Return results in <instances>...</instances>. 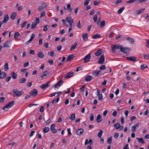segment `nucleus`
<instances>
[{"label":"nucleus","instance_id":"24","mask_svg":"<svg viewBox=\"0 0 149 149\" xmlns=\"http://www.w3.org/2000/svg\"><path fill=\"white\" fill-rule=\"evenodd\" d=\"M35 35H34V33H33L31 35V38L30 39H29V40L26 43V44L27 45H28L29 44V43L30 42H31L32 40H33V39L35 37Z\"/></svg>","mask_w":149,"mask_h":149},{"label":"nucleus","instance_id":"18","mask_svg":"<svg viewBox=\"0 0 149 149\" xmlns=\"http://www.w3.org/2000/svg\"><path fill=\"white\" fill-rule=\"evenodd\" d=\"M145 10V8H142L141 9L139 10H136V12L134 13V14L135 15H138L140 14H141V13H142L144 10Z\"/></svg>","mask_w":149,"mask_h":149},{"label":"nucleus","instance_id":"14","mask_svg":"<svg viewBox=\"0 0 149 149\" xmlns=\"http://www.w3.org/2000/svg\"><path fill=\"white\" fill-rule=\"evenodd\" d=\"M140 125L139 123L138 122L136 123L135 125L132 126L131 130L133 132H134L136 131V129Z\"/></svg>","mask_w":149,"mask_h":149},{"label":"nucleus","instance_id":"60","mask_svg":"<svg viewBox=\"0 0 149 149\" xmlns=\"http://www.w3.org/2000/svg\"><path fill=\"white\" fill-rule=\"evenodd\" d=\"M82 69V67L81 66H79L76 69V72H78L79 70H81Z\"/></svg>","mask_w":149,"mask_h":149},{"label":"nucleus","instance_id":"56","mask_svg":"<svg viewBox=\"0 0 149 149\" xmlns=\"http://www.w3.org/2000/svg\"><path fill=\"white\" fill-rule=\"evenodd\" d=\"M98 98L100 100H102V94H100L98 95Z\"/></svg>","mask_w":149,"mask_h":149},{"label":"nucleus","instance_id":"23","mask_svg":"<svg viewBox=\"0 0 149 149\" xmlns=\"http://www.w3.org/2000/svg\"><path fill=\"white\" fill-rule=\"evenodd\" d=\"M9 17L8 15H6L3 18L2 22L3 23L6 22L9 20Z\"/></svg>","mask_w":149,"mask_h":149},{"label":"nucleus","instance_id":"8","mask_svg":"<svg viewBox=\"0 0 149 149\" xmlns=\"http://www.w3.org/2000/svg\"><path fill=\"white\" fill-rule=\"evenodd\" d=\"M104 62V55H102L100 57L99 60L98 61V63L99 64H103Z\"/></svg>","mask_w":149,"mask_h":149},{"label":"nucleus","instance_id":"64","mask_svg":"<svg viewBox=\"0 0 149 149\" xmlns=\"http://www.w3.org/2000/svg\"><path fill=\"white\" fill-rule=\"evenodd\" d=\"M36 22H35L37 24H38L39 23V19L38 17H36L35 19Z\"/></svg>","mask_w":149,"mask_h":149},{"label":"nucleus","instance_id":"4","mask_svg":"<svg viewBox=\"0 0 149 149\" xmlns=\"http://www.w3.org/2000/svg\"><path fill=\"white\" fill-rule=\"evenodd\" d=\"M131 49L128 47H123L122 46L121 49V51L124 54H127L129 53Z\"/></svg>","mask_w":149,"mask_h":149},{"label":"nucleus","instance_id":"47","mask_svg":"<svg viewBox=\"0 0 149 149\" xmlns=\"http://www.w3.org/2000/svg\"><path fill=\"white\" fill-rule=\"evenodd\" d=\"M19 36V33L18 32H16L14 34V38L16 39Z\"/></svg>","mask_w":149,"mask_h":149},{"label":"nucleus","instance_id":"5","mask_svg":"<svg viewBox=\"0 0 149 149\" xmlns=\"http://www.w3.org/2000/svg\"><path fill=\"white\" fill-rule=\"evenodd\" d=\"M148 0H129L126 2L127 3H132L134 2L137 1V3H141L146 2Z\"/></svg>","mask_w":149,"mask_h":149},{"label":"nucleus","instance_id":"45","mask_svg":"<svg viewBox=\"0 0 149 149\" xmlns=\"http://www.w3.org/2000/svg\"><path fill=\"white\" fill-rule=\"evenodd\" d=\"M147 68V66L145 64H143L141 66V68L142 70H143Z\"/></svg>","mask_w":149,"mask_h":149},{"label":"nucleus","instance_id":"16","mask_svg":"<svg viewBox=\"0 0 149 149\" xmlns=\"http://www.w3.org/2000/svg\"><path fill=\"white\" fill-rule=\"evenodd\" d=\"M73 54L69 55L67 57L66 60V62H68L72 60L74 58Z\"/></svg>","mask_w":149,"mask_h":149},{"label":"nucleus","instance_id":"10","mask_svg":"<svg viewBox=\"0 0 149 149\" xmlns=\"http://www.w3.org/2000/svg\"><path fill=\"white\" fill-rule=\"evenodd\" d=\"M55 127V124H53L51 125L50 127V130L52 132L53 134H55L57 132V130L56 129L54 128Z\"/></svg>","mask_w":149,"mask_h":149},{"label":"nucleus","instance_id":"44","mask_svg":"<svg viewBox=\"0 0 149 149\" xmlns=\"http://www.w3.org/2000/svg\"><path fill=\"white\" fill-rule=\"evenodd\" d=\"M47 71H45L44 72L43 74L41 75L40 76L41 78L42 79L43 78V77L46 76L47 74Z\"/></svg>","mask_w":149,"mask_h":149},{"label":"nucleus","instance_id":"21","mask_svg":"<svg viewBox=\"0 0 149 149\" xmlns=\"http://www.w3.org/2000/svg\"><path fill=\"white\" fill-rule=\"evenodd\" d=\"M125 39L128 40L131 44H132L134 43V40L132 38L129 37H127L125 38Z\"/></svg>","mask_w":149,"mask_h":149},{"label":"nucleus","instance_id":"43","mask_svg":"<svg viewBox=\"0 0 149 149\" xmlns=\"http://www.w3.org/2000/svg\"><path fill=\"white\" fill-rule=\"evenodd\" d=\"M114 127H115V129L116 130L119 129L120 124L119 123H116L114 125Z\"/></svg>","mask_w":149,"mask_h":149},{"label":"nucleus","instance_id":"58","mask_svg":"<svg viewBox=\"0 0 149 149\" xmlns=\"http://www.w3.org/2000/svg\"><path fill=\"white\" fill-rule=\"evenodd\" d=\"M90 0H86L84 2V5L86 6L88 5Z\"/></svg>","mask_w":149,"mask_h":149},{"label":"nucleus","instance_id":"12","mask_svg":"<svg viewBox=\"0 0 149 149\" xmlns=\"http://www.w3.org/2000/svg\"><path fill=\"white\" fill-rule=\"evenodd\" d=\"M38 94V91L37 90L35 89H33L30 93V95L33 96H36Z\"/></svg>","mask_w":149,"mask_h":149},{"label":"nucleus","instance_id":"41","mask_svg":"<svg viewBox=\"0 0 149 149\" xmlns=\"http://www.w3.org/2000/svg\"><path fill=\"white\" fill-rule=\"evenodd\" d=\"M101 37V36L100 34H96L94 35L93 36V38L94 39H97L100 38Z\"/></svg>","mask_w":149,"mask_h":149},{"label":"nucleus","instance_id":"28","mask_svg":"<svg viewBox=\"0 0 149 149\" xmlns=\"http://www.w3.org/2000/svg\"><path fill=\"white\" fill-rule=\"evenodd\" d=\"M37 56L40 58H43L44 56V55L43 52H40L38 53Z\"/></svg>","mask_w":149,"mask_h":149},{"label":"nucleus","instance_id":"57","mask_svg":"<svg viewBox=\"0 0 149 149\" xmlns=\"http://www.w3.org/2000/svg\"><path fill=\"white\" fill-rule=\"evenodd\" d=\"M97 16L96 15H95L93 16V19L94 22H96L97 19Z\"/></svg>","mask_w":149,"mask_h":149},{"label":"nucleus","instance_id":"20","mask_svg":"<svg viewBox=\"0 0 149 149\" xmlns=\"http://www.w3.org/2000/svg\"><path fill=\"white\" fill-rule=\"evenodd\" d=\"M103 50L102 49H99L97 50L95 53V55L96 56H99L101 55L102 52Z\"/></svg>","mask_w":149,"mask_h":149},{"label":"nucleus","instance_id":"9","mask_svg":"<svg viewBox=\"0 0 149 149\" xmlns=\"http://www.w3.org/2000/svg\"><path fill=\"white\" fill-rule=\"evenodd\" d=\"M63 83V81L62 79H61L54 86V87L55 88H58Z\"/></svg>","mask_w":149,"mask_h":149},{"label":"nucleus","instance_id":"19","mask_svg":"<svg viewBox=\"0 0 149 149\" xmlns=\"http://www.w3.org/2000/svg\"><path fill=\"white\" fill-rule=\"evenodd\" d=\"M49 82H47L44 84L40 86V87L42 89H44L46 88L49 86Z\"/></svg>","mask_w":149,"mask_h":149},{"label":"nucleus","instance_id":"11","mask_svg":"<svg viewBox=\"0 0 149 149\" xmlns=\"http://www.w3.org/2000/svg\"><path fill=\"white\" fill-rule=\"evenodd\" d=\"M11 40H8L5 42L3 44V47H10V45L11 43Z\"/></svg>","mask_w":149,"mask_h":149},{"label":"nucleus","instance_id":"25","mask_svg":"<svg viewBox=\"0 0 149 149\" xmlns=\"http://www.w3.org/2000/svg\"><path fill=\"white\" fill-rule=\"evenodd\" d=\"M102 120V116L98 114L96 118V121L97 123H100Z\"/></svg>","mask_w":149,"mask_h":149},{"label":"nucleus","instance_id":"32","mask_svg":"<svg viewBox=\"0 0 149 149\" xmlns=\"http://www.w3.org/2000/svg\"><path fill=\"white\" fill-rule=\"evenodd\" d=\"M17 15V14L15 12H13L10 16V18L12 19H14Z\"/></svg>","mask_w":149,"mask_h":149},{"label":"nucleus","instance_id":"63","mask_svg":"<svg viewBox=\"0 0 149 149\" xmlns=\"http://www.w3.org/2000/svg\"><path fill=\"white\" fill-rule=\"evenodd\" d=\"M44 107L43 106H41L40 109V111L41 112H42L44 110Z\"/></svg>","mask_w":149,"mask_h":149},{"label":"nucleus","instance_id":"52","mask_svg":"<svg viewBox=\"0 0 149 149\" xmlns=\"http://www.w3.org/2000/svg\"><path fill=\"white\" fill-rule=\"evenodd\" d=\"M119 136V134L118 133L116 132L114 134V137L115 139H117Z\"/></svg>","mask_w":149,"mask_h":149},{"label":"nucleus","instance_id":"53","mask_svg":"<svg viewBox=\"0 0 149 149\" xmlns=\"http://www.w3.org/2000/svg\"><path fill=\"white\" fill-rule=\"evenodd\" d=\"M62 23L64 25L66 26H68V24L66 23V22L64 19H63L62 20Z\"/></svg>","mask_w":149,"mask_h":149},{"label":"nucleus","instance_id":"33","mask_svg":"<svg viewBox=\"0 0 149 149\" xmlns=\"http://www.w3.org/2000/svg\"><path fill=\"white\" fill-rule=\"evenodd\" d=\"M100 72H101L100 70H98L95 71L93 72V75L94 76H97L98 75V74H99V73Z\"/></svg>","mask_w":149,"mask_h":149},{"label":"nucleus","instance_id":"36","mask_svg":"<svg viewBox=\"0 0 149 149\" xmlns=\"http://www.w3.org/2000/svg\"><path fill=\"white\" fill-rule=\"evenodd\" d=\"M105 24V22L104 20H103L101 21L100 22V26L101 28H102L104 27Z\"/></svg>","mask_w":149,"mask_h":149},{"label":"nucleus","instance_id":"50","mask_svg":"<svg viewBox=\"0 0 149 149\" xmlns=\"http://www.w3.org/2000/svg\"><path fill=\"white\" fill-rule=\"evenodd\" d=\"M143 56L145 59H148L149 58V54H143Z\"/></svg>","mask_w":149,"mask_h":149},{"label":"nucleus","instance_id":"29","mask_svg":"<svg viewBox=\"0 0 149 149\" xmlns=\"http://www.w3.org/2000/svg\"><path fill=\"white\" fill-rule=\"evenodd\" d=\"M77 44V42H75L72 45L71 47V48L70 49V51H72L73 49H75L76 47V46Z\"/></svg>","mask_w":149,"mask_h":149},{"label":"nucleus","instance_id":"54","mask_svg":"<svg viewBox=\"0 0 149 149\" xmlns=\"http://www.w3.org/2000/svg\"><path fill=\"white\" fill-rule=\"evenodd\" d=\"M94 118L93 115L92 114H91L90 116V120L91 121H93L94 120Z\"/></svg>","mask_w":149,"mask_h":149},{"label":"nucleus","instance_id":"46","mask_svg":"<svg viewBox=\"0 0 149 149\" xmlns=\"http://www.w3.org/2000/svg\"><path fill=\"white\" fill-rule=\"evenodd\" d=\"M37 24L36 23L33 22L32 24H31V29H33L35 27H36V25Z\"/></svg>","mask_w":149,"mask_h":149},{"label":"nucleus","instance_id":"13","mask_svg":"<svg viewBox=\"0 0 149 149\" xmlns=\"http://www.w3.org/2000/svg\"><path fill=\"white\" fill-rule=\"evenodd\" d=\"M47 6V5L45 3H43L40 5L38 9V10L40 11L45 9Z\"/></svg>","mask_w":149,"mask_h":149},{"label":"nucleus","instance_id":"38","mask_svg":"<svg viewBox=\"0 0 149 149\" xmlns=\"http://www.w3.org/2000/svg\"><path fill=\"white\" fill-rule=\"evenodd\" d=\"M49 130V127H46L44 128L43 130V132L44 133H47Z\"/></svg>","mask_w":149,"mask_h":149},{"label":"nucleus","instance_id":"37","mask_svg":"<svg viewBox=\"0 0 149 149\" xmlns=\"http://www.w3.org/2000/svg\"><path fill=\"white\" fill-rule=\"evenodd\" d=\"M112 137L110 136L107 139V142L108 144H110L112 142Z\"/></svg>","mask_w":149,"mask_h":149},{"label":"nucleus","instance_id":"49","mask_svg":"<svg viewBox=\"0 0 149 149\" xmlns=\"http://www.w3.org/2000/svg\"><path fill=\"white\" fill-rule=\"evenodd\" d=\"M49 25H46L44 26L43 28V30L44 31H46L47 30V29L49 28Z\"/></svg>","mask_w":149,"mask_h":149},{"label":"nucleus","instance_id":"1","mask_svg":"<svg viewBox=\"0 0 149 149\" xmlns=\"http://www.w3.org/2000/svg\"><path fill=\"white\" fill-rule=\"evenodd\" d=\"M13 93L14 96L16 97L20 96L24 93L23 91H19L17 89H13Z\"/></svg>","mask_w":149,"mask_h":149},{"label":"nucleus","instance_id":"17","mask_svg":"<svg viewBox=\"0 0 149 149\" xmlns=\"http://www.w3.org/2000/svg\"><path fill=\"white\" fill-rule=\"evenodd\" d=\"M74 73L73 72H70L68 73L64 76L65 78H68L71 77L73 75Z\"/></svg>","mask_w":149,"mask_h":149},{"label":"nucleus","instance_id":"39","mask_svg":"<svg viewBox=\"0 0 149 149\" xmlns=\"http://www.w3.org/2000/svg\"><path fill=\"white\" fill-rule=\"evenodd\" d=\"M136 139L138 140L139 142L143 144L145 143L143 139L142 138H137Z\"/></svg>","mask_w":149,"mask_h":149},{"label":"nucleus","instance_id":"27","mask_svg":"<svg viewBox=\"0 0 149 149\" xmlns=\"http://www.w3.org/2000/svg\"><path fill=\"white\" fill-rule=\"evenodd\" d=\"M127 59L130 61H136V58L134 56H130L127 57Z\"/></svg>","mask_w":149,"mask_h":149},{"label":"nucleus","instance_id":"42","mask_svg":"<svg viewBox=\"0 0 149 149\" xmlns=\"http://www.w3.org/2000/svg\"><path fill=\"white\" fill-rule=\"evenodd\" d=\"M124 7H122L120 8L117 11V13L119 14H120L125 9Z\"/></svg>","mask_w":149,"mask_h":149},{"label":"nucleus","instance_id":"2","mask_svg":"<svg viewBox=\"0 0 149 149\" xmlns=\"http://www.w3.org/2000/svg\"><path fill=\"white\" fill-rule=\"evenodd\" d=\"M122 46L120 45H114L111 46L112 51L115 53L116 52L115 49H120L121 50Z\"/></svg>","mask_w":149,"mask_h":149},{"label":"nucleus","instance_id":"22","mask_svg":"<svg viewBox=\"0 0 149 149\" xmlns=\"http://www.w3.org/2000/svg\"><path fill=\"white\" fill-rule=\"evenodd\" d=\"M13 79H15L17 77V74L16 73L14 72H13L10 73Z\"/></svg>","mask_w":149,"mask_h":149},{"label":"nucleus","instance_id":"6","mask_svg":"<svg viewBox=\"0 0 149 149\" xmlns=\"http://www.w3.org/2000/svg\"><path fill=\"white\" fill-rule=\"evenodd\" d=\"M66 21L68 22L70 26L72 27V23H73V19L71 17H68L66 18Z\"/></svg>","mask_w":149,"mask_h":149},{"label":"nucleus","instance_id":"34","mask_svg":"<svg viewBox=\"0 0 149 149\" xmlns=\"http://www.w3.org/2000/svg\"><path fill=\"white\" fill-rule=\"evenodd\" d=\"M75 118V114L74 113H73L70 116L69 118V119L71 120H74Z\"/></svg>","mask_w":149,"mask_h":149},{"label":"nucleus","instance_id":"59","mask_svg":"<svg viewBox=\"0 0 149 149\" xmlns=\"http://www.w3.org/2000/svg\"><path fill=\"white\" fill-rule=\"evenodd\" d=\"M45 14V11H42L41 13L40 17H44Z\"/></svg>","mask_w":149,"mask_h":149},{"label":"nucleus","instance_id":"55","mask_svg":"<svg viewBox=\"0 0 149 149\" xmlns=\"http://www.w3.org/2000/svg\"><path fill=\"white\" fill-rule=\"evenodd\" d=\"M105 68H106V67H105V65H102L99 68V69L101 70L105 69Z\"/></svg>","mask_w":149,"mask_h":149},{"label":"nucleus","instance_id":"3","mask_svg":"<svg viewBox=\"0 0 149 149\" xmlns=\"http://www.w3.org/2000/svg\"><path fill=\"white\" fill-rule=\"evenodd\" d=\"M15 104V101H13L7 104L3 108V110L7 111L8 109L13 106Z\"/></svg>","mask_w":149,"mask_h":149},{"label":"nucleus","instance_id":"7","mask_svg":"<svg viewBox=\"0 0 149 149\" xmlns=\"http://www.w3.org/2000/svg\"><path fill=\"white\" fill-rule=\"evenodd\" d=\"M91 57V54L89 53L86 56L84 57L83 58L84 60V62L85 63L88 62Z\"/></svg>","mask_w":149,"mask_h":149},{"label":"nucleus","instance_id":"30","mask_svg":"<svg viewBox=\"0 0 149 149\" xmlns=\"http://www.w3.org/2000/svg\"><path fill=\"white\" fill-rule=\"evenodd\" d=\"M26 79L24 78H21L19 79V83L21 84L24 83L25 82Z\"/></svg>","mask_w":149,"mask_h":149},{"label":"nucleus","instance_id":"51","mask_svg":"<svg viewBox=\"0 0 149 149\" xmlns=\"http://www.w3.org/2000/svg\"><path fill=\"white\" fill-rule=\"evenodd\" d=\"M5 98L4 97H0V102L3 103L4 102Z\"/></svg>","mask_w":149,"mask_h":149},{"label":"nucleus","instance_id":"40","mask_svg":"<svg viewBox=\"0 0 149 149\" xmlns=\"http://www.w3.org/2000/svg\"><path fill=\"white\" fill-rule=\"evenodd\" d=\"M4 70L5 71H7L9 69L8 64V63H6L4 66Z\"/></svg>","mask_w":149,"mask_h":149},{"label":"nucleus","instance_id":"26","mask_svg":"<svg viewBox=\"0 0 149 149\" xmlns=\"http://www.w3.org/2000/svg\"><path fill=\"white\" fill-rule=\"evenodd\" d=\"M7 74L5 72H1L0 73V78L3 79L6 77Z\"/></svg>","mask_w":149,"mask_h":149},{"label":"nucleus","instance_id":"62","mask_svg":"<svg viewBox=\"0 0 149 149\" xmlns=\"http://www.w3.org/2000/svg\"><path fill=\"white\" fill-rule=\"evenodd\" d=\"M81 24L80 21H79L78 24L77 25V26L78 28H80L81 27Z\"/></svg>","mask_w":149,"mask_h":149},{"label":"nucleus","instance_id":"15","mask_svg":"<svg viewBox=\"0 0 149 149\" xmlns=\"http://www.w3.org/2000/svg\"><path fill=\"white\" fill-rule=\"evenodd\" d=\"M84 132V130L82 128H80L77 130L76 132V133L78 135H80L82 134Z\"/></svg>","mask_w":149,"mask_h":149},{"label":"nucleus","instance_id":"35","mask_svg":"<svg viewBox=\"0 0 149 149\" xmlns=\"http://www.w3.org/2000/svg\"><path fill=\"white\" fill-rule=\"evenodd\" d=\"M92 78V77L91 76H88L86 77L85 80L86 81H89L91 80Z\"/></svg>","mask_w":149,"mask_h":149},{"label":"nucleus","instance_id":"48","mask_svg":"<svg viewBox=\"0 0 149 149\" xmlns=\"http://www.w3.org/2000/svg\"><path fill=\"white\" fill-rule=\"evenodd\" d=\"M103 133V132L102 130H100L99 132H98V136L100 138L102 135V134Z\"/></svg>","mask_w":149,"mask_h":149},{"label":"nucleus","instance_id":"61","mask_svg":"<svg viewBox=\"0 0 149 149\" xmlns=\"http://www.w3.org/2000/svg\"><path fill=\"white\" fill-rule=\"evenodd\" d=\"M100 1H95L94 2V5H98L100 3Z\"/></svg>","mask_w":149,"mask_h":149},{"label":"nucleus","instance_id":"31","mask_svg":"<svg viewBox=\"0 0 149 149\" xmlns=\"http://www.w3.org/2000/svg\"><path fill=\"white\" fill-rule=\"evenodd\" d=\"M82 37L84 40H87L88 38V34L87 33L83 34L82 35Z\"/></svg>","mask_w":149,"mask_h":149}]
</instances>
